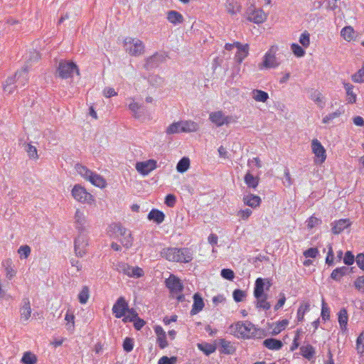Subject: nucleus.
<instances>
[{
  "label": "nucleus",
  "mask_w": 364,
  "mask_h": 364,
  "mask_svg": "<svg viewBox=\"0 0 364 364\" xmlns=\"http://www.w3.org/2000/svg\"><path fill=\"white\" fill-rule=\"evenodd\" d=\"M234 336L243 339L262 338L267 336L266 331L256 327L248 321H237L230 326Z\"/></svg>",
  "instance_id": "nucleus-1"
},
{
  "label": "nucleus",
  "mask_w": 364,
  "mask_h": 364,
  "mask_svg": "<svg viewBox=\"0 0 364 364\" xmlns=\"http://www.w3.org/2000/svg\"><path fill=\"white\" fill-rule=\"evenodd\" d=\"M74 73L79 75V69L75 63L65 60H61L59 62L56 70V75L62 79L72 77Z\"/></svg>",
  "instance_id": "nucleus-2"
},
{
  "label": "nucleus",
  "mask_w": 364,
  "mask_h": 364,
  "mask_svg": "<svg viewBox=\"0 0 364 364\" xmlns=\"http://www.w3.org/2000/svg\"><path fill=\"white\" fill-rule=\"evenodd\" d=\"M124 44L126 51L131 55L138 56L142 54L144 51V45L139 39L127 37L124 39Z\"/></svg>",
  "instance_id": "nucleus-3"
},
{
  "label": "nucleus",
  "mask_w": 364,
  "mask_h": 364,
  "mask_svg": "<svg viewBox=\"0 0 364 364\" xmlns=\"http://www.w3.org/2000/svg\"><path fill=\"white\" fill-rule=\"evenodd\" d=\"M110 228L113 230L114 232H118L122 237L120 240L122 245L129 249L132 246L133 237L130 230L123 227L121 224L113 223L110 225Z\"/></svg>",
  "instance_id": "nucleus-4"
},
{
  "label": "nucleus",
  "mask_w": 364,
  "mask_h": 364,
  "mask_svg": "<svg viewBox=\"0 0 364 364\" xmlns=\"http://www.w3.org/2000/svg\"><path fill=\"white\" fill-rule=\"evenodd\" d=\"M72 196L76 200L80 203L91 204L94 201L93 196L79 184L75 185L73 188Z\"/></svg>",
  "instance_id": "nucleus-5"
},
{
  "label": "nucleus",
  "mask_w": 364,
  "mask_h": 364,
  "mask_svg": "<svg viewBox=\"0 0 364 364\" xmlns=\"http://www.w3.org/2000/svg\"><path fill=\"white\" fill-rule=\"evenodd\" d=\"M165 285L173 295L181 293L184 288L181 279L172 274L165 280Z\"/></svg>",
  "instance_id": "nucleus-6"
},
{
  "label": "nucleus",
  "mask_w": 364,
  "mask_h": 364,
  "mask_svg": "<svg viewBox=\"0 0 364 364\" xmlns=\"http://www.w3.org/2000/svg\"><path fill=\"white\" fill-rule=\"evenodd\" d=\"M88 245V240L86 235H80L74 242L75 252L77 257H83L87 252V247Z\"/></svg>",
  "instance_id": "nucleus-7"
},
{
  "label": "nucleus",
  "mask_w": 364,
  "mask_h": 364,
  "mask_svg": "<svg viewBox=\"0 0 364 364\" xmlns=\"http://www.w3.org/2000/svg\"><path fill=\"white\" fill-rule=\"evenodd\" d=\"M129 310V306L125 299L119 297L112 307V312L117 318L123 317Z\"/></svg>",
  "instance_id": "nucleus-8"
},
{
  "label": "nucleus",
  "mask_w": 364,
  "mask_h": 364,
  "mask_svg": "<svg viewBox=\"0 0 364 364\" xmlns=\"http://www.w3.org/2000/svg\"><path fill=\"white\" fill-rule=\"evenodd\" d=\"M312 152L315 154L317 161L322 164L326 159V149L321 143L316 139L311 141Z\"/></svg>",
  "instance_id": "nucleus-9"
},
{
  "label": "nucleus",
  "mask_w": 364,
  "mask_h": 364,
  "mask_svg": "<svg viewBox=\"0 0 364 364\" xmlns=\"http://www.w3.org/2000/svg\"><path fill=\"white\" fill-rule=\"evenodd\" d=\"M273 48L269 49L264 55L263 61L259 65V69L264 68H275L279 65L274 53L272 51Z\"/></svg>",
  "instance_id": "nucleus-10"
},
{
  "label": "nucleus",
  "mask_w": 364,
  "mask_h": 364,
  "mask_svg": "<svg viewBox=\"0 0 364 364\" xmlns=\"http://www.w3.org/2000/svg\"><path fill=\"white\" fill-rule=\"evenodd\" d=\"M166 56L164 53H155L151 57L146 58L144 68L146 70H151L157 68L161 63L166 60Z\"/></svg>",
  "instance_id": "nucleus-11"
},
{
  "label": "nucleus",
  "mask_w": 364,
  "mask_h": 364,
  "mask_svg": "<svg viewBox=\"0 0 364 364\" xmlns=\"http://www.w3.org/2000/svg\"><path fill=\"white\" fill-rule=\"evenodd\" d=\"M156 168V161L154 159H149L146 161L137 162L136 169L141 174L146 176Z\"/></svg>",
  "instance_id": "nucleus-12"
},
{
  "label": "nucleus",
  "mask_w": 364,
  "mask_h": 364,
  "mask_svg": "<svg viewBox=\"0 0 364 364\" xmlns=\"http://www.w3.org/2000/svg\"><path fill=\"white\" fill-rule=\"evenodd\" d=\"M161 256L169 262H178L180 257L177 247H165L160 252Z\"/></svg>",
  "instance_id": "nucleus-13"
},
{
  "label": "nucleus",
  "mask_w": 364,
  "mask_h": 364,
  "mask_svg": "<svg viewBox=\"0 0 364 364\" xmlns=\"http://www.w3.org/2000/svg\"><path fill=\"white\" fill-rule=\"evenodd\" d=\"M121 270L127 276L134 278H140L144 275V270L139 267H131L127 264H122Z\"/></svg>",
  "instance_id": "nucleus-14"
},
{
  "label": "nucleus",
  "mask_w": 364,
  "mask_h": 364,
  "mask_svg": "<svg viewBox=\"0 0 364 364\" xmlns=\"http://www.w3.org/2000/svg\"><path fill=\"white\" fill-rule=\"evenodd\" d=\"M28 65H25L22 69L20 70H17L15 73V77H16V83L17 85H16V87H24L27 83L28 80Z\"/></svg>",
  "instance_id": "nucleus-15"
},
{
  "label": "nucleus",
  "mask_w": 364,
  "mask_h": 364,
  "mask_svg": "<svg viewBox=\"0 0 364 364\" xmlns=\"http://www.w3.org/2000/svg\"><path fill=\"white\" fill-rule=\"evenodd\" d=\"M193 304L192 306V309L190 311V314L191 316L196 315L198 314L200 311L203 310L204 308L205 304L201 295L199 293H196L193 294Z\"/></svg>",
  "instance_id": "nucleus-16"
},
{
  "label": "nucleus",
  "mask_w": 364,
  "mask_h": 364,
  "mask_svg": "<svg viewBox=\"0 0 364 364\" xmlns=\"http://www.w3.org/2000/svg\"><path fill=\"white\" fill-rule=\"evenodd\" d=\"M21 319L23 321H27L31 314V304L28 298H23L22 306L20 308Z\"/></svg>",
  "instance_id": "nucleus-17"
},
{
  "label": "nucleus",
  "mask_w": 364,
  "mask_h": 364,
  "mask_svg": "<svg viewBox=\"0 0 364 364\" xmlns=\"http://www.w3.org/2000/svg\"><path fill=\"white\" fill-rule=\"evenodd\" d=\"M265 282L266 280L261 277H259L256 279L254 287V296L256 299H259V297H262V296L267 295L266 293H264Z\"/></svg>",
  "instance_id": "nucleus-18"
},
{
  "label": "nucleus",
  "mask_w": 364,
  "mask_h": 364,
  "mask_svg": "<svg viewBox=\"0 0 364 364\" xmlns=\"http://www.w3.org/2000/svg\"><path fill=\"white\" fill-rule=\"evenodd\" d=\"M248 18L255 23L259 24L263 23L266 20L267 15L261 9H254L250 14Z\"/></svg>",
  "instance_id": "nucleus-19"
},
{
  "label": "nucleus",
  "mask_w": 364,
  "mask_h": 364,
  "mask_svg": "<svg viewBox=\"0 0 364 364\" xmlns=\"http://www.w3.org/2000/svg\"><path fill=\"white\" fill-rule=\"evenodd\" d=\"M178 256L180 259H178V262L180 263H188L193 259V251L191 249L188 247H181L178 248Z\"/></svg>",
  "instance_id": "nucleus-20"
},
{
  "label": "nucleus",
  "mask_w": 364,
  "mask_h": 364,
  "mask_svg": "<svg viewBox=\"0 0 364 364\" xmlns=\"http://www.w3.org/2000/svg\"><path fill=\"white\" fill-rule=\"evenodd\" d=\"M332 232L334 235L341 233L343 230L347 228L350 225L349 220L348 219H340L335 221L332 224Z\"/></svg>",
  "instance_id": "nucleus-21"
},
{
  "label": "nucleus",
  "mask_w": 364,
  "mask_h": 364,
  "mask_svg": "<svg viewBox=\"0 0 364 364\" xmlns=\"http://www.w3.org/2000/svg\"><path fill=\"white\" fill-rule=\"evenodd\" d=\"M167 20L173 25L182 23L184 21L183 15L177 11L171 10L167 12Z\"/></svg>",
  "instance_id": "nucleus-22"
},
{
  "label": "nucleus",
  "mask_w": 364,
  "mask_h": 364,
  "mask_svg": "<svg viewBox=\"0 0 364 364\" xmlns=\"http://www.w3.org/2000/svg\"><path fill=\"white\" fill-rule=\"evenodd\" d=\"M263 346L269 350H278L283 347V343L280 340L270 338L263 341Z\"/></svg>",
  "instance_id": "nucleus-23"
},
{
  "label": "nucleus",
  "mask_w": 364,
  "mask_h": 364,
  "mask_svg": "<svg viewBox=\"0 0 364 364\" xmlns=\"http://www.w3.org/2000/svg\"><path fill=\"white\" fill-rule=\"evenodd\" d=\"M147 218L149 220H153L154 223L159 225L164 222L165 219V215L162 211L158 209H152L149 213Z\"/></svg>",
  "instance_id": "nucleus-24"
},
{
  "label": "nucleus",
  "mask_w": 364,
  "mask_h": 364,
  "mask_svg": "<svg viewBox=\"0 0 364 364\" xmlns=\"http://www.w3.org/2000/svg\"><path fill=\"white\" fill-rule=\"evenodd\" d=\"M243 202L246 205L255 208L259 205L261 203V198L253 194H248L244 196Z\"/></svg>",
  "instance_id": "nucleus-25"
},
{
  "label": "nucleus",
  "mask_w": 364,
  "mask_h": 364,
  "mask_svg": "<svg viewBox=\"0 0 364 364\" xmlns=\"http://www.w3.org/2000/svg\"><path fill=\"white\" fill-rule=\"evenodd\" d=\"M349 273V268L345 266L337 267L331 274V278L336 282H340L341 278Z\"/></svg>",
  "instance_id": "nucleus-26"
},
{
  "label": "nucleus",
  "mask_w": 364,
  "mask_h": 364,
  "mask_svg": "<svg viewBox=\"0 0 364 364\" xmlns=\"http://www.w3.org/2000/svg\"><path fill=\"white\" fill-rule=\"evenodd\" d=\"M75 223L76 224V228L82 232L85 230L86 224V218L80 210H77L75 214Z\"/></svg>",
  "instance_id": "nucleus-27"
},
{
  "label": "nucleus",
  "mask_w": 364,
  "mask_h": 364,
  "mask_svg": "<svg viewBox=\"0 0 364 364\" xmlns=\"http://www.w3.org/2000/svg\"><path fill=\"white\" fill-rule=\"evenodd\" d=\"M224 113L222 111L213 112L209 115V119L217 127L224 125Z\"/></svg>",
  "instance_id": "nucleus-28"
},
{
  "label": "nucleus",
  "mask_w": 364,
  "mask_h": 364,
  "mask_svg": "<svg viewBox=\"0 0 364 364\" xmlns=\"http://www.w3.org/2000/svg\"><path fill=\"white\" fill-rule=\"evenodd\" d=\"M226 11L231 15H235L240 11L241 6L237 0H226Z\"/></svg>",
  "instance_id": "nucleus-29"
},
{
  "label": "nucleus",
  "mask_w": 364,
  "mask_h": 364,
  "mask_svg": "<svg viewBox=\"0 0 364 364\" xmlns=\"http://www.w3.org/2000/svg\"><path fill=\"white\" fill-rule=\"evenodd\" d=\"M88 180L92 185L99 188H105L107 185L105 179L100 175L94 172L90 176Z\"/></svg>",
  "instance_id": "nucleus-30"
},
{
  "label": "nucleus",
  "mask_w": 364,
  "mask_h": 364,
  "mask_svg": "<svg viewBox=\"0 0 364 364\" xmlns=\"http://www.w3.org/2000/svg\"><path fill=\"white\" fill-rule=\"evenodd\" d=\"M338 323L340 325V328L342 331H346L347 330V324L348 321V315L347 310L345 308H342L338 314Z\"/></svg>",
  "instance_id": "nucleus-31"
},
{
  "label": "nucleus",
  "mask_w": 364,
  "mask_h": 364,
  "mask_svg": "<svg viewBox=\"0 0 364 364\" xmlns=\"http://www.w3.org/2000/svg\"><path fill=\"white\" fill-rule=\"evenodd\" d=\"M344 88L346 91V100L349 104L355 103L357 95L353 91L354 86L348 82L343 83Z\"/></svg>",
  "instance_id": "nucleus-32"
},
{
  "label": "nucleus",
  "mask_w": 364,
  "mask_h": 364,
  "mask_svg": "<svg viewBox=\"0 0 364 364\" xmlns=\"http://www.w3.org/2000/svg\"><path fill=\"white\" fill-rule=\"evenodd\" d=\"M300 353L306 359L311 360L316 353L315 348L310 344L300 347Z\"/></svg>",
  "instance_id": "nucleus-33"
},
{
  "label": "nucleus",
  "mask_w": 364,
  "mask_h": 364,
  "mask_svg": "<svg viewBox=\"0 0 364 364\" xmlns=\"http://www.w3.org/2000/svg\"><path fill=\"white\" fill-rule=\"evenodd\" d=\"M181 128L183 132H196L198 129V124L191 120L181 121Z\"/></svg>",
  "instance_id": "nucleus-34"
},
{
  "label": "nucleus",
  "mask_w": 364,
  "mask_h": 364,
  "mask_svg": "<svg viewBox=\"0 0 364 364\" xmlns=\"http://www.w3.org/2000/svg\"><path fill=\"white\" fill-rule=\"evenodd\" d=\"M310 310V303L303 302L300 304L298 310L296 318L298 322H301L304 319L305 314Z\"/></svg>",
  "instance_id": "nucleus-35"
},
{
  "label": "nucleus",
  "mask_w": 364,
  "mask_h": 364,
  "mask_svg": "<svg viewBox=\"0 0 364 364\" xmlns=\"http://www.w3.org/2000/svg\"><path fill=\"white\" fill-rule=\"evenodd\" d=\"M244 180L248 188H256L259 184V178L250 172L245 174Z\"/></svg>",
  "instance_id": "nucleus-36"
},
{
  "label": "nucleus",
  "mask_w": 364,
  "mask_h": 364,
  "mask_svg": "<svg viewBox=\"0 0 364 364\" xmlns=\"http://www.w3.org/2000/svg\"><path fill=\"white\" fill-rule=\"evenodd\" d=\"M310 98L314 102H315L320 108H323L325 106V102L323 100L324 97L322 96V94L318 90H313L311 94Z\"/></svg>",
  "instance_id": "nucleus-37"
},
{
  "label": "nucleus",
  "mask_w": 364,
  "mask_h": 364,
  "mask_svg": "<svg viewBox=\"0 0 364 364\" xmlns=\"http://www.w3.org/2000/svg\"><path fill=\"white\" fill-rule=\"evenodd\" d=\"M252 98L257 102H265L269 99L267 92L261 90H253Z\"/></svg>",
  "instance_id": "nucleus-38"
},
{
  "label": "nucleus",
  "mask_w": 364,
  "mask_h": 364,
  "mask_svg": "<svg viewBox=\"0 0 364 364\" xmlns=\"http://www.w3.org/2000/svg\"><path fill=\"white\" fill-rule=\"evenodd\" d=\"M197 347L200 350L203 351L206 355H210L211 353H214L216 350L215 346L206 342L198 343Z\"/></svg>",
  "instance_id": "nucleus-39"
},
{
  "label": "nucleus",
  "mask_w": 364,
  "mask_h": 364,
  "mask_svg": "<svg viewBox=\"0 0 364 364\" xmlns=\"http://www.w3.org/2000/svg\"><path fill=\"white\" fill-rule=\"evenodd\" d=\"M354 29L350 26L343 28L341 31V36L347 41L350 42L354 38Z\"/></svg>",
  "instance_id": "nucleus-40"
},
{
  "label": "nucleus",
  "mask_w": 364,
  "mask_h": 364,
  "mask_svg": "<svg viewBox=\"0 0 364 364\" xmlns=\"http://www.w3.org/2000/svg\"><path fill=\"white\" fill-rule=\"evenodd\" d=\"M219 343L221 347L220 353L224 354H232L234 352V348L230 345V342L224 338L219 340Z\"/></svg>",
  "instance_id": "nucleus-41"
},
{
  "label": "nucleus",
  "mask_w": 364,
  "mask_h": 364,
  "mask_svg": "<svg viewBox=\"0 0 364 364\" xmlns=\"http://www.w3.org/2000/svg\"><path fill=\"white\" fill-rule=\"evenodd\" d=\"M289 324V321L287 319H283L282 321H279L274 324V327L272 331V336L278 335L282 331H283Z\"/></svg>",
  "instance_id": "nucleus-42"
},
{
  "label": "nucleus",
  "mask_w": 364,
  "mask_h": 364,
  "mask_svg": "<svg viewBox=\"0 0 364 364\" xmlns=\"http://www.w3.org/2000/svg\"><path fill=\"white\" fill-rule=\"evenodd\" d=\"M16 77H15V75L13 77H9L6 81L5 83L3 85L4 90L5 92H7L9 94L13 93L14 91L15 87H12V85L14 83H16Z\"/></svg>",
  "instance_id": "nucleus-43"
},
{
  "label": "nucleus",
  "mask_w": 364,
  "mask_h": 364,
  "mask_svg": "<svg viewBox=\"0 0 364 364\" xmlns=\"http://www.w3.org/2000/svg\"><path fill=\"white\" fill-rule=\"evenodd\" d=\"M190 166V160L187 157H183L176 165V170L179 173L186 172Z\"/></svg>",
  "instance_id": "nucleus-44"
},
{
  "label": "nucleus",
  "mask_w": 364,
  "mask_h": 364,
  "mask_svg": "<svg viewBox=\"0 0 364 364\" xmlns=\"http://www.w3.org/2000/svg\"><path fill=\"white\" fill-rule=\"evenodd\" d=\"M75 169L81 176L87 180L90 178V176H91V174L92 173V171L88 169L86 166L80 164H77L75 165Z\"/></svg>",
  "instance_id": "nucleus-45"
},
{
  "label": "nucleus",
  "mask_w": 364,
  "mask_h": 364,
  "mask_svg": "<svg viewBox=\"0 0 364 364\" xmlns=\"http://www.w3.org/2000/svg\"><path fill=\"white\" fill-rule=\"evenodd\" d=\"M268 295L262 296L257 299L256 307L258 309H262L264 310H269L271 307V304L267 301Z\"/></svg>",
  "instance_id": "nucleus-46"
},
{
  "label": "nucleus",
  "mask_w": 364,
  "mask_h": 364,
  "mask_svg": "<svg viewBox=\"0 0 364 364\" xmlns=\"http://www.w3.org/2000/svg\"><path fill=\"white\" fill-rule=\"evenodd\" d=\"M90 297V289L87 286H84L78 294L79 302L85 304L87 302Z\"/></svg>",
  "instance_id": "nucleus-47"
},
{
  "label": "nucleus",
  "mask_w": 364,
  "mask_h": 364,
  "mask_svg": "<svg viewBox=\"0 0 364 364\" xmlns=\"http://www.w3.org/2000/svg\"><path fill=\"white\" fill-rule=\"evenodd\" d=\"M37 362V358L35 354L31 352H26L21 358V363L23 364H36Z\"/></svg>",
  "instance_id": "nucleus-48"
},
{
  "label": "nucleus",
  "mask_w": 364,
  "mask_h": 364,
  "mask_svg": "<svg viewBox=\"0 0 364 364\" xmlns=\"http://www.w3.org/2000/svg\"><path fill=\"white\" fill-rule=\"evenodd\" d=\"M181 121L173 122L171 124H170L167 129H166V134H178L183 132L182 130H181Z\"/></svg>",
  "instance_id": "nucleus-49"
},
{
  "label": "nucleus",
  "mask_w": 364,
  "mask_h": 364,
  "mask_svg": "<svg viewBox=\"0 0 364 364\" xmlns=\"http://www.w3.org/2000/svg\"><path fill=\"white\" fill-rule=\"evenodd\" d=\"M343 112H344L343 110H341L340 109H338L336 111L326 115L323 118L322 122L323 124L329 123L331 121H332L335 118L338 117L339 116H341L343 113Z\"/></svg>",
  "instance_id": "nucleus-50"
},
{
  "label": "nucleus",
  "mask_w": 364,
  "mask_h": 364,
  "mask_svg": "<svg viewBox=\"0 0 364 364\" xmlns=\"http://www.w3.org/2000/svg\"><path fill=\"white\" fill-rule=\"evenodd\" d=\"M247 296V294L245 291L236 289L232 292V297L236 302L242 301Z\"/></svg>",
  "instance_id": "nucleus-51"
},
{
  "label": "nucleus",
  "mask_w": 364,
  "mask_h": 364,
  "mask_svg": "<svg viewBox=\"0 0 364 364\" xmlns=\"http://www.w3.org/2000/svg\"><path fill=\"white\" fill-rule=\"evenodd\" d=\"M134 339L129 337H126L123 341V349L125 352L129 353L134 348Z\"/></svg>",
  "instance_id": "nucleus-52"
},
{
  "label": "nucleus",
  "mask_w": 364,
  "mask_h": 364,
  "mask_svg": "<svg viewBox=\"0 0 364 364\" xmlns=\"http://www.w3.org/2000/svg\"><path fill=\"white\" fill-rule=\"evenodd\" d=\"M31 247L27 245L21 246L18 250V252L20 255V257L21 259L28 258L31 254Z\"/></svg>",
  "instance_id": "nucleus-53"
},
{
  "label": "nucleus",
  "mask_w": 364,
  "mask_h": 364,
  "mask_svg": "<svg viewBox=\"0 0 364 364\" xmlns=\"http://www.w3.org/2000/svg\"><path fill=\"white\" fill-rule=\"evenodd\" d=\"M307 228L312 229L316 226H318L322 223V220L320 218H316L314 215L311 216L306 220Z\"/></svg>",
  "instance_id": "nucleus-54"
},
{
  "label": "nucleus",
  "mask_w": 364,
  "mask_h": 364,
  "mask_svg": "<svg viewBox=\"0 0 364 364\" xmlns=\"http://www.w3.org/2000/svg\"><path fill=\"white\" fill-rule=\"evenodd\" d=\"M25 150L28 153V155L30 158L32 159H38V156L37 154V149L36 146L31 145V144H27L25 146Z\"/></svg>",
  "instance_id": "nucleus-55"
},
{
  "label": "nucleus",
  "mask_w": 364,
  "mask_h": 364,
  "mask_svg": "<svg viewBox=\"0 0 364 364\" xmlns=\"http://www.w3.org/2000/svg\"><path fill=\"white\" fill-rule=\"evenodd\" d=\"M291 49L296 57H303L305 55V50L304 48L296 43H292Z\"/></svg>",
  "instance_id": "nucleus-56"
},
{
  "label": "nucleus",
  "mask_w": 364,
  "mask_h": 364,
  "mask_svg": "<svg viewBox=\"0 0 364 364\" xmlns=\"http://www.w3.org/2000/svg\"><path fill=\"white\" fill-rule=\"evenodd\" d=\"M220 275L223 278L229 281H232L235 278L234 272L232 269L228 268L223 269L220 272Z\"/></svg>",
  "instance_id": "nucleus-57"
},
{
  "label": "nucleus",
  "mask_w": 364,
  "mask_h": 364,
  "mask_svg": "<svg viewBox=\"0 0 364 364\" xmlns=\"http://www.w3.org/2000/svg\"><path fill=\"white\" fill-rule=\"evenodd\" d=\"M299 43L304 47H309L310 44V35L307 31L302 33L299 38Z\"/></svg>",
  "instance_id": "nucleus-58"
},
{
  "label": "nucleus",
  "mask_w": 364,
  "mask_h": 364,
  "mask_svg": "<svg viewBox=\"0 0 364 364\" xmlns=\"http://www.w3.org/2000/svg\"><path fill=\"white\" fill-rule=\"evenodd\" d=\"M356 349L360 353L364 352V332L361 333L356 340Z\"/></svg>",
  "instance_id": "nucleus-59"
},
{
  "label": "nucleus",
  "mask_w": 364,
  "mask_h": 364,
  "mask_svg": "<svg viewBox=\"0 0 364 364\" xmlns=\"http://www.w3.org/2000/svg\"><path fill=\"white\" fill-rule=\"evenodd\" d=\"M319 252L316 247L309 248L303 252V255L306 258H316Z\"/></svg>",
  "instance_id": "nucleus-60"
},
{
  "label": "nucleus",
  "mask_w": 364,
  "mask_h": 364,
  "mask_svg": "<svg viewBox=\"0 0 364 364\" xmlns=\"http://www.w3.org/2000/svg\"><path fill=\"white\" fill-rule=\"evenodd\" d=\"M321 316L323 321L328 320L330 318V309L327 306V304L323 299L322 301V308H321Z\"/></svg>",
  "instance_id": "nucleus-61"
},
{
  "label": "nucleus",
  "mask_w": 364,
  "mask_h": 364,
  "mask_svg": "<svg viewBox=\"0 0 364 364\" xmlns=\"http://www.w3.org/2000/svg\"><path fill=\"white\" fill-rule=\"evenodd\" d=\"M177 362V357L176 356H162L158 361V364H176Z\"/></svg>",
  "instance_id": "nucleus-62"
},
{
  "label": "nucleus",
  "mask_w": 364,
  "mask_h": 364,
  "mask_svg": "<svg viewBox=\"0 0 364 364\" xmlns=\"http://www.w3.org/2000/svg\"><path fill=\"white\" fill-rule=\"evenodd\" d=\"M355 256L352 253L351 251H347L345 253L344 257H343V262L345 264L349 266L354 263L355 262Z\"/></svg>",
  "instance_id": "nucleus-63"
},
{
  "label": "nucleus",
  "mask_w": 364,
  "mask_h": 364,
  "mask_svg": "<svg viewBox=\"0 0 364 364\" xmlns=\"http://www.w3.org/2000/svg\"><path fill=\"white\" fill-rule=\"evenodd\" d=\"M354 286L358 290L364 293V275L358 277L355 279L354 282Z\"/></svg>",
  "instance_id": "nucleus-64"
}]
</instances>
